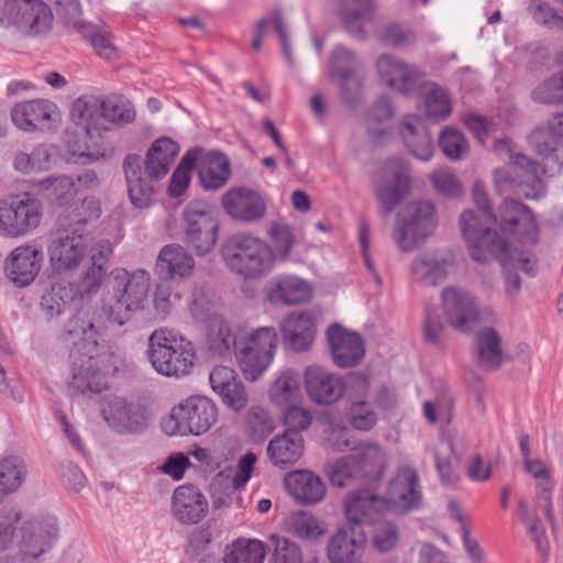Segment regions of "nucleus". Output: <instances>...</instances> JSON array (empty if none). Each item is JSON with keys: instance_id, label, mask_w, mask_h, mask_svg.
I'll list each match as a JSON object with an SVG mask.
<instances>
[{"instance_id": "8", "label": "nucleus", "mask_w": 563, "mask_h": 563, "mask_svg": "<svg viewBox=\"0 0 563 563\" xmlns=\"http://www.w3.org/2000/svg\"><path fill=\"white\" fill-rule=\"evenodd\" d=\"M218 421V407L206 396H190L175 406L163 419L162 429L167 435H201Z\"/></svg>"}, {"instance_id": "54", "label": "nucleus", "mask_w": 563, "mask_h": 563, "mask_svg": "<svg viewBox=\"0 0 563 563\" xmlns=\"http://www.w3.org/2000/svg\"><path fill=\"white\" fill-rule=\"evenodd\" d=\"M198 154L199 148L188 151L174 170L168 187L172 197H179L187 189L190 181V172L198 161Z\"/></svg>"}, {"instance_id": "62", "label": "nucleus", "mask_w": 563, "mask_h": 563, "mask_svg": "<svg viewBox=\"0 0 563 563\" xmlns=\"http://www.w3.org/2000/svg\"><path fill=\"white\" fill-rule=\"evenodd\" d=\"M347 418L352 427L361 431L371 430L377 421L372 406L364 400L354 401L351 405Z\"/></svg>"}, {"instance_id": "35", "label": "nucleus", "mask_w": 563, "mask_h": 563, "mask_svg": "<svg viewBox=\"0 0 563 563\" xmlns=\"http://www.w3.org/2000/svg\"><path fill=\"white\" fill-rule=\"evenodd\" d=\"M303 438L297 432H284L272 439L267 445L269 461L284 468L295 464L302 455Z\"/></svg>"}, {"instance_id": "31", "label": "nucleus", "mask_w": 563, "mask_h": 563, "mask_svg": "<svg viewBox=\"0 0 563 563\" xmlns=\"http://www.w3.org/2000/svg\"><path fill=\"white\" fill-rule=\"evenodd\" d=\"M194 267L192 256L179 244L164 246L156 260V272L166 280L187 277Z\"/></svg>"}, {"instance_id": "47", "label": "nucleus", "mask_w": 563, "mask_h": 563, "mask_svg": "<svg viewBox=\"0 0 563 563\" xmlns=\"http://www.w3.org/2000/svg\"><path fill=\"white\" fill-rule=\"evenodd\" d=\"M268 25L273 26L274 31L276 32V34L279 37L282 49H283V54H284V57H285L286 62L288 63L289 66H294L295 65V59H294V56L291 54L290 41H289V37H288V33H287V26H286V23L284 21V18H283V14H282L280 10H274L272 12L271 18L262 19V20H260L257 22L256 35H255V37H254V40L252 42L253 48L254 49H260L261 48V46H262V38H263V35H264V30Z\"/></svg>"}, {"instance_id": "33", "label": "nucleus", "mask_w": 563, "mask_h": 563, "mask_svg": "<svg viewBox=\"0 0 563 563\" xmlns=\"http://www.w3.org/2000/svg\"><path fill=\"white\" fill-rule=\"evenodd\" d=\"M196 164L200 183L206 190L220 189L230 178V163L219 152L202 154L201 150H199Z\"/></svg>"}, {"instance_id": "39", "label": "nucleus", "mask_w": 563, "mask_h": 563, "mask_svg": "<svg viewBox=\"0 0 563 563\" xmlns=\"http://www.w3.org/2000/svg\"><path fill=\"white\" fill-rule=\"evenodd\" d=\"M54 104L47 100H31L18 103L12 112L13 123L21 130L31 131L37 129L38 124L51 120Z\"/></svg>"}, {"instance_id": "55", "label": "nucleus", "mask_w": 563, "mask_h": 563, "mask_svg": "<svg viewBox=\"0 0 563 563\" xmlns=\"http://www.w3.org/2000/svg\"><path fill=\"white\" fill-rule=\"evenodd\" d=\"M358 62L355 55L343 45L333 48L329 59V73L331 77L349 78L355 75Z\"/></svg>"}, {"instance_id": "15", "label": "nucleus", "mask_w": 563, "mask_h": 563, "mask_svg": "<svg viewBox=\"0 0 563 563\" xmlns=\"http://www.w3.org/2000/svg\"><path fill=\"white\" fill-rule=\"evenodd\" d=\"M410 175L407 164L400 158L388 159L377 173L375 194L387 217L409 194Z\"/></svg>"}, {"instance_id": "30", "label": "nucleus", "mask_w": 563, "mask_h": 563, "mask_svg": "<svg viewBox=\"0 0 563 563\" xmlns=\"http://www.w3.org/2000/svg\"><path fill=\"white\" fill-rule=\"evenodd\" d=\"M289 494L303 505L320 503L325 495V485L313 472L308 470L294 471L285 478Z\"/></svg>"}, {"instance_id": "52", "label": "nucleus", "mask_w": 563, "mask_h": 563, "mask_svg": "<svg viewBox=\"0 0 563 563\" xmlns=\"http://www.w3.org/2000/svg\"><path fill=\"white\" fill-rule=\"evenodd\" d=\"M51 153L45 145L36 146L31 153L19 152L13 159V167L22 174L42 172L49 168Z\"/></svg>"}, {"instance_id": "63", "label": "nucleus", "mask_w": 563, "mask_h": 563, "mask_svg": "<svg viewBox=\"0 0 563 563\" xmlns=\"http://www.w3.org/2000/svg\"><path fill=\"white\" fill-rule=\"evenodd\" d=\"M353 456L350 454L340 457L331 467L329 478L332 485L338 487L347 486L353 479H360Z\"/></svg>"}, {"instance_id": "44", "label": "nucleus", "mask_w": 563, "mask_h": 563, "mask_svg": "<svg viewBox=\"0 0 563 563\" xmlns=\"http://www.w3.org/2000/svg\"><path fill=\"white\" fill-rule=\"evenodd\" d=\"M23 19L18 21V30L23 34H41L46 32L52 23V12L42 0H26L23 4Z\"/></svg>"}, {"instance_id": "9", "label": "nucleus", "mask_w": 563, "mask_h": 563, "mask_svg": "<svg viewBox=\"0 0 563 563\" xmlns=\"http://www.w3.org/2000/svg\"><path fill=\"white\" fill-rule=\"evenodd\" d=\"M107 313L92 309L77 310L64 324L60 341L69 350V357L99 354L106 330Z\"/></svg>"}, {"instance_id": "11", "label": "nucleus", "mask_w": 563, "mask_h": 563, "mask_svg": "<svg viewBox=\"0 0 563 563\" xmlns=\"http://www.w3.org/2000/svg\"><path fill=\"white\" fill-rule=\"evenodd\" d=\"M442 307L449 324L462 333H471L481 323H494L496 314L492 307L481 306L466 290L446 287L442 290Z\"/></svg>"}, {"instance_id": "56", "label": "nucleus", "mask_w": 563, "mask_h": 563, "mask_svg": "<svg viewBox=\"0 0 563 563\" xmlns=\"http://www.w3.org/2000/svg\"><path fill=\"white\" fill-rule=\"evenodd\" d=\"M269 548L273 549L274 563H302L301 548L286 537L272 534L269 537Z\"/></svg>"}, {"instance_id": "23", "label": "nucleus", "mask_w": 563, "mask_h": 563, "mask_svg": "<svg viewBox=\"0 0 563 563\" xmlns=\"http://www.w3.org/2000/svg\"><path fill=\"white\" fill-rule=\"evenodd\" d=\"M376 68L385 85L404 95L417 90L421 82V75L415 67L390 54L380 55Z\"/></svg>"}, {"instance_id": "42", "label": "nucleus", "mask_w": 563, "mask_h": 563, "mask_svg": "<svg viewBox=\"0 0 563 563\" xmlns=\"http://www.w3.org/2000/svg\"><path fill=\"white\" fill-rule=\"evenodd\" d=\"M340 13L347 32L357 40H364L363 23L373 16V0H344Z\"/></svg>"}, {"instance_id": "45", "label": "nucleus", "mask_w": 563, "mask_h": 563, "mask_svg": "<svg viewBox=\"0 0 563 563\" xmlns=\"http://www.w3.org/2000/svg\"><path fill=\"white\" fill-rule=\"evenodd\" d=\"M91 265L84 273L85 291H98L102 278L104 276V264L113 252L112 244L109 240L102 239L96 243L92 249Z\"/></svg>"}, {"instance_id": "37", "label": "nucleus", "mask_w": 563, "mask_h": 563, "mask_svg": "<svg viewBox=\"0 0 563 563\" xmlns=\"http://www.w3.org/2000/svg\"><path fill=\"white\" fill-rule=\"evenodd\" d=\"M269 297L276 303L300 305L311 298V288L302 278L294 275H280L277 277Z\"/></svg>"}, {"instance_id": "40", "label": "nucleus", "mask_w": 563, "mask_h": 563, "mask_svg": "<svg viewBox=\"0 0 563 563\" xmlns=\"http://www.w3.org/2000/svg\"><path fill=\"white\" fill-rule=\"evenodd\" d=\"M350 456H353V464L356 466L361 481H377L383 475L385 456L378 445L364 444L354 450Z\"/></svg>"}, {"instance_id": "46", "label": "nucleus", "mask_w": 563, "mask_h": 563, "mask_svg": "<svg viewBox=\"0 0 563 563\" xmlns=\"http://www.w3.org/2000/svg\"><path fill=\"white\" fill-rule=\"evenodd\" d=\"M36 188L47 199L59 206L69 203L78 195L75 179L68 175L42 179L36 184Z\"/></svg>"}, {"instance_id": "49", "label": "nucleus", "mask_w": 563, "mask_h": 563, "mask_svg": "<svg viewBox=\"0 0 563 563\" xmlns=\"http://www.w3.org/2000/svg\"><path fill=\"white\" fill-rule=\"evenodd\" d=\"M266 547L260 540H238L223 559L224 563H264Z\"/></svg>"}, {"instance_id": "29", "label": "nucleus", "mask_w": 563, "mask_h": 563, "mask_svg": "<svg viewBox=\"0 0 563 563\" xmlns=\"http://www.w3.org/2000/svg\"><path fill=\"white\" fill-rule=\"evenodd\" d=\"M179 145L170 137L163 136L153 142L142 161L144 174L150 180H159L169 172L176 156L179 153Z\"/></svg>"}, {"instance_id": "32", "label": "nucleus", "mask_w": 563, "mask_h": 563, "mask_svg": "<svg viewBox=\"0 0 563 563\" xmlns=\"http://www.w3.org/2000/svg\"><path fill=\"white\" fill-rule=\"evenodd\" d=\"M280 330L286 345L295 352L308 350L314 340L316 325L309 313H290Z\"/></svg>"}, {"instance_id": "5", "label": "nucleus", "mask_w": 563, "mask_h": 563, "mask_svg": "<svg viewBox=\"0 0 563 563\" xmlns=\"http://www.w3.org/2000/svg\"><path fill=\"white\" fill-rule=\"evenodd\" d=\"M70 115L74 123L92 137V132L109 131L111 124L133 122L135 111L123 97L111 96L101 100L95 96H82L73 102Z\"/></svg>"}, {"instance_id": "25", "label": "nucleus", "mask_w": 563, "mask_h": 563, "mask_svg": "<svg viewBox=\"0 0 563 563\" xmlns=\"http://www.w3.org/2000/svg\"><path fill=\"white\" fill-rule=\"evenodd\" d=\"M328 340L334 364L346 368L357 365L365 355L364 342L360 334L346 332L339 324L328 330Z\"/></svg>"}, {"instance_id": "41", "label": "nucleus", "mask_w": 563, "mask_h": 563, "mask_svg": "<svg viewBox=\"0 0 563 563\" xmlns=\"http://www.w3.org/2000/svg\"><path fill=\"white\" fill-rule=\"evenodd\" d=\"M242 331L233 332L231 325L221 317L212 318L208 324L207 344L212 354L224 356L235 352Z\"/></svg>"}, {"instance_id": "38", "label": "nucleus", "mask_w": 563, "mask_h": 563, "mask_svg": "<svg viewBox=\"0 0 563 563\" xmlns=\"http://www.w3.org/2000/svg\"><path fill=\"white\" fill-rule=\"evenodd\" d=\"M401 135L406 146L420 161H429L433 155L432 137L418 117L406 118Z\"/></svg>"}, {"instance_id": "12", "label": "nucleus", "mask_w": 563, "mask_h": 563, "mask_svg": "<svg viewBox=\"0 0 563 563\" xmlns=\"http://www.w3.org/2000/svg\"><path fill=\"white\" fill-rule=\"evenodd\" d=\"M42 220V205L30 192L0 200V236L15 239L27 235Z\"/></svg>"}, {"instance_id": "7", "label": "nucleus", "mask_w": 563, "mask_h": 563, "mask_svg": "<svg viewBox=\"0 0 563 563\" xmlns=\"http://www.w3.org/2000/svg\"><path fill=\"white\" fill-rule=\"evenodd\" d=\"M113 277V302L103 308L109 323L119 327L125 324L136 311L144 309L151 287V276L144 269L129 273L115 269Z\"/></svg>"}, {"instance_id": "43", "label": "nucleus", "mask_w": 563, "mask_h": 563, "mask_svg": "<svg viewBox=\"0 0 563 563\" xmlns=\"http://www.w3.org/2000/svg\"><path fill=\"white\" fill-rule=\"evenodd\" d=\"M27 476L24 460L16 455L0 459V504L4 497L19 490Z\"/></svg>"}, {"instance_id": "28", "label": "nucleus", "mask_w": 563, "mask_h": 563, "mask_svg": "<svg viewBox=\"0 0 563 563\" xmlns=\"http://www.w3.org/2000/svg\"><path fill=\"white\" fill-rule=\"evenodd\" d=\"M123 169L131 203L141 209L148 208L154 201V188L151 184L152 180L143 177L141 156L128 155L123 163Z\"/></svg>"}, {"instance_id": "20", "label": "nucleus", "mask_w": 563, "mask_h": 563, "mask_svg": "<svg viewBox=\"0 0 563 563\" xmlns=\"http://www.w3.org/2000/svg\"><path fill=\"white\" fill-rule=\"evenodd\" d=\"M44 261L42 247L25 243L14 247L5 258V274L16 287L31 285L38 275Z\"/></svg>"}, {"instance_id": "13", "label": "nucleus", "mask_w": 563, "mask_h": 563, "mask_svg": "<svg viewBox=\"0 0 563 563\" xmlns=\"http://www.w3.org/2000/svg\"><path fill=\"white\" fill-rule=\"evenodd\" d=\"M435 223V208L430 201H412L398 213L394 240L402 251H412L433 232Z\"/></svg>"}, {"instance_id": "18", "label": "nucleus", "mask_w": 563, "mask_h": 563, "mask_svg": "<svg viewBox=\"0 0 563 563\" xmlns=\"http://www.w3.org/2000/svg\"><path fill=\"white\" fill-rule=\"evenodd\" d=\"M374 496L383 503L379 510L388 506L404 512L418 509L422 501V492L417 471L407 465L400 466L388 483L385 499Z\"/></svg>"}, {"instance_id": "34", "label": "nucleus", "mask_w": 563, "mask_h": 563, "mask_svg": "<svg viewBox=\"0 0 563 563\" xmlns=\"http://www.w3.org/2000/svg\"><path fill=\"white\" fill-rule=\"evenodd\" d=\"M474 346L476 362L483 368L495 371L503 365L501 338L492 327H485L475 333Z\"/></svg>"}, {"instance_id": "58", "label": "nucleus", "mask_w": 563, "mask_h": 563, "mask_svg": "<svg viewBox=\"0 0 563 563\" xmlns=\"http://www.w3.org/2000/svg\"><path fill=\"white\" fill-rule=\"evenodd\" d=\"M380 38L386 45L402 48L412 45L417 41V34L408 23L393 22L384 26Z\"/></svg>"}, {"instance_id": "53", "label": "nucleus", "mask_w": 563, "mask_h": 563, "mask_svg": "<svg viewBox=\"0 0 563 563\" xmlns=\"http://www.w3.org/2000/svg\"><path fill=\"white\" fill-rule=\"evenodd\" d=\"M267 234L274 244L275 262L287 261L295 244L291 227L284 221H273Z\"/></svg>"}, {"instance_id": "10", "label": "nucleus", "mask_w": 563, "mask_h": 563, "mask_svg": "<svg viewBox=\"0 0 563 563\" xmlns=\"http://www.w3.org/2000/svg\"><path fill=\"white\" fill-rule=\"evenodd\" d=\"M277 332L273 327H261L243 332L236 342L235 357L246 378L257 379L273 361Z\"/></svg>"}, {"instance_id": "2", "label": "nucleus", "mask_w": 563, "mask_h": 563, "mask_svg": "<svg viewBox=\"0 0 563 563\" xmlns=\"http://www.w3.org/2000/svg\"><path fill=\"white\" fill-rule=\"evenodd\" d=\"M383 503L374 494L361 490L350 494L345 500L347 528L339 529L328 544L331 563H358L366 544L364 522L373 521Z\"/></svg>"}, {"instance_id": "59", "label": "nucleus", "mask_w": 563, "mask_h": 563, "mask_svg": "<svg viewBox=\"0 0 563 563\" xmlns=\"http://www.w3.org/2000/svg\"><path fill=\"white\" fill-rule=\"evenodd\" d=\"M382 510H378L373 521H365L364 525H374L373 529V544L380 552L391 550L398 540L397 527L389 521H380Z\"/></svg>"}, {"instance_id": "21", "label": "nucleus", "mask_w": 563, "mask_h": 563, "mask_svg": "<svg viewBox=\"0 0 563 563\" xmlns=\"http://www.w3.org/2000/svg\"><path fill=\"white\" fill-rule=\"evenodd\" d=\"M57 536L58 527L54 517L31 520L22 528L19 551L34 563L37 558L51 550Z\"/></svg>"}, {"instance_id": "36", "label": "nucleus", "mask_w": 563, "mask_h": 563, "mask_svg": "<svg viewBox=\"0 0 563 563\" xmlns=\"http://www.w3.org/2000/svg\"><path fill=\"white\" fill-rule=\"evenodd\" d=\"M451 265L452 261L448 256L427 253L413 260L411 273L423 285L435 286L446 278Z\"/></svg>"}, {"instance_id": "19", "label": "nucleus", "mask_w": 563, "mask_h": 563, "mask_svg": "<svg viewBox=\"0 0 563 563\" xmlns=\"http://www.w3.org/2000/svg\"><path fill=\"white\" fill-rule=\"evenodd\" d=\"M101 415L110 428L119 433L141 432L148 426V412L139 402H129L121 397L106 398L101 405Z\"/></svg>"}, {"instance_id": "6", "label": "nucleus", "mask_w": 563, "mask_h": 563, "mask_svg": "<svg viewBox=\"0 0 563 563\" xmlns=\"http://www.w3.org/2000/svg\"><path fill=\"white\" fill-rule=\"evenodd\" d=\"M222 257L235 274L250 279L269 274L275 265L273 247L265 241L247 235L234 234L222 246Z\"/></svg>"}, {"instance_id": "50", "label": "nucleus", "mask_w": 563, "mask_h": 563, "mask_svg": "<svg viewBox=\"0 0 563 563\" xmlns=\"http://www.w3.org/2000/svg\"><path fill=\"white\" fill-rule=\"evenodd\" d=\"M426 115L434 121L445 120L452 112L451 99L446 90L432 84L424 96Z\"/></svg>"}, {"instance_id": "17", "label": "nucleus", "mask_w": 563, "mask_h": 563, "mask_svg": "<svg viewBox=\"0 0 563 563\" xmlns=\"http://www.w3.org/2000/svg\"><path fill=\"white\" fill-rule=\"evenodd\" d=\"M87 239L75 228L58 230L48 245L52 268L59 274L78 268L86 256Z\"/></svg>"}, {"instance_id": "3", "label": "nucleus", "mask_w": 563, "mask_h": 563, "mask_svg": "<svg viewBox=\"0 0 563 563\" xmlns=\"http://www.w3.org/2000/svg\"><path fill=\"white\" fill-rule=\"evenodd\" d=\"M495 150L505 151L509 156V164L494 170V180L499 194L514 192L527 199H539L544 195V185L541 175L544 169L521 153H514L508 139L496 140Z\"/></svg>"}, {"instance_id": "22", "label": "nucleus", "mask_w": 563, "mask_h": 563, "mask_svg": "<svg viewBox=\"0 0 563 563\" xmlns=\"http://www.w3.org/2000/svg\"><path fill=\"white\" fill-rule=\"evenodd\" d=\"M305 387L313 402L332 405L343 396L345 382L322 366L310 365L305 369Z\"/></svg>"}, {"instance_id": "26", "label": "nucleus", "mask_w": 563, "mask_h": 563, "mask_svg": "<svg viewBox=\"0 0 563 563\" xmlns=\"http://www.w3.org/2000/svg\"><path fill=\"white\" fill-rule=\"evenodd\" d=\"M84 279L80 278L78 284L57 282L53 283L41 297V310L45 318L51 320L59 317L65 312L70 302L76 298L91 297L96 291H85Z\"/></svg>"}, {"instance_id": "24", "label": "nucleus", "mask_w": 563, "mask_h": 563, "mask_svg": "<svg viewBox=\"0 0 563 563\" xmlns=\"http://www.w3.org/2000/svg\"><path fill=\"white\" fill-rule=\"evenodd\" d=\"M225 212L235 220L255 222L264 218L266 203L264 199L249 188L236 187L222 196Z\"/></svg>"}, {"instance_id": "60", "label": "nucleus", "mask_w": 563, "mask_h": 563, "mask_svg": "<svg viewBox=\"0 0 563 563\" xmlns=\"http://www.w3.org/2000/svg\"><path fill=\"white\" fill-rule=\"evenodd\" d=\"M528 11L536 23L549 29L563 30V15L559 14L548 2L530 0Z\"/></svg>"}, {"instance_id": "51", "label": "nucleus", "mask_w": 563, "mask_h": 563, "mask_svg": "<svg viewBox=\"0 0 563 563\" xmlns=\"http://www.w3.org/2000/svg\"><path fill=\"white\" fill-rule=\"evenodd\" d=\"M287 530L301 539H316L324 533L319 520L307 511H295L286 520Z\"/></svg>"}, {"instance_id": "27", "label": "nucleus", "mask_w": 563, "mask_h": 563, "mask_svg": "<svg viewBox=\"0 0 563 563\" xmlns=\"http://www.w3.org/2000/svg\"><path fill=\"white\" fill-rule=\"evenodd\" d=\"M208 500L195 486L183 485L172 497V514L183 525L200 522L208 512Z\"/></svg>"}, {"instance_id": "48", "label": "nucleus", "mask_w": 563, "mask_h": 563, "mask_svg": "<svg viewBox=\"0 0 563 563\" xmlns=\"http://www.w3.org/2000/svg\"><path fill=\"white\" fill-rule=\"evenodd\" d=\"M300 395L299 376L291 369L283 372L269 389L272 401L278 406L291 405Z\"/></svg>"}, {"instance_id": "57", "label": "nucleus", "mask_w": 563, "mask_h": 563, "mask_svg": "<svg viewBox=\"0 0 563 563\" xmlns=\"http://www.w3.org/2000/svg\"><path fill=\"white\" fill-rule=\"evenodd\" d=\"M439 146L443 154L453 161L462 159L468 153V143L461 131L445 128L439 136Z\"/></svg>"}, {"instance_id": "64", "label": "nucleus", "mask_w": 563, "mask_h": 563, "mask_svg": "<svg viewBox=\"0 0 563 563\" xmlns=\"http://www.w3.org/2000/svg\"><path fill=\"white\" fill-rule=\"evenodd\" d=\"M430 180L435 190L442 196L455 198L461 195V184L448 168H440L432 172L430 174Z\"/></svg>"}, {"instance_id": "14", "label": "nucleus", "mask_w": 563, "mask_h": 563, "mask_svg": "<svg viewBox=\"0 0 563 563\" xmlns=\"http://www.w3.org/2000/svg\"><path fill=\"white\" fill-rule=\"evenodd\" d=\"M185 242L198 255L210 252L219 230L217 211L205 201H191L184 209Z\"/></svg>"}, {"instance_id": "61", "label": "nucleus", "mask_w": 563, "mask_h": 563, "mask_svg": "<svg viewBox=\"0 0 563 563\" xmlns=\"http://www.w3.org/2000/svg\"><path fill=\"white\" fill-rule=\"evenodd\" d=\"M529 143L539 155L548 158L555 155L556 148L561 144V141L547 125L537 128L529 135Z\"/></svg>"}, {"instance_id": "1", "label": "nucleus", "mask_w": 563, "mask_h": 563, "mask_svg": "<svg viewBox=\"0 0 563 563\" xmlns=\"http://www.w3.org/2000/svg\"><path fill=\"white\" fill-rule=\"evenodd\" d=\"M473 200L481 214L465 210L460 217V227L472 258L486 263L493 256L505 267L511 266L529 276H536V256L517 245H533L538 241V228L531 210L518 200L505 199L499 208L500 224L497 232L488 227L496 223L497 219L482 181L473 185Z\"/></svg>"}, {"instance_id": "4", "label": "nucleus", "mask_w": 563, "mask_h": 563, "mask_svg": "<svg viewBox=\"0 0 563 563\" xmlns=\"http://www.w3.org/2000/svg\"><path fill=\"white\" fill-rule=\"evenodd\" d=\"M147 356L158 374L179 378L192 371L196 351L191 341L178 332L161 328L148 338Z\"/></svg>"}, {"instance_id": "16", "label": "nucleus", "mask_w": 563, "mask_h": 563, "mask_svg": "<svg viewBox=\"0 0 563 563\" xmlns=\"http://www.w3.org/2000/svg\"><path fill=\"white\" fill-rule=\"evenodd\" d=\"M112 354H90L69 357L68 390L71 395L99 394L108 386L103 368Z\"/></svg>"}]
</instances>
